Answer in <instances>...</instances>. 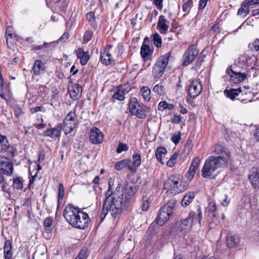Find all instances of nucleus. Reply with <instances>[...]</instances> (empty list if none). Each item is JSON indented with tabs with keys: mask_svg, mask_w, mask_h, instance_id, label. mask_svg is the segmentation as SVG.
Listing matches in <instances>:
<instances>
[{
	"mask_svg": "<svg viewBox=\"0 0 259 259\" xmlns=\"http://www.w3.org/2000/svg\"><path fill=\"white\" fill-rule=\"evenodd\" d=\"M174 230L177 233L188 231L185 230V228L183 227V223L180 221L176 223L174 226Z\"/></svg>",
	"mask_w": 259,
	"mask_h": 259,
	"instance_id": "obj_41",
	"label": "nucleus"
},
{
	"mask_svg": "<svg viewBox=\"0 0 259 259\" xmlns=\"http://www.w3.org/2000/svg\"><path fill=\"white\" fill-rule=\"evenodd\" d=\"M241 92L242 90L241 88L238 89H231L230 90H226L224 91L225 94L231 100H234L236 97L238 96L239 93Z\"/></svg>",
	"mask_w": 259,
	"mask_h": 259,
	"instance_id": "obj_33",
	"label": "nucleus"
},
{
	"mask_svg": "<svg viewBox=\"0 0 259 259\" xmlns=\"http://www.w3.org/2000/svg\"><path fill=\"white\" fill-rule=\"evenodd\" d=\"M81 211L79 209L72 205H68L64 210L63 216L66 221L73 227L74 225L77 224V217H79L80 212H81Z\"/></svg>",
	"mask_w": 259,
	"mask_h": 259,
	"instance_id": "obj_5",
	"label": "nucleus"
},
{
	"mask_svg": "<svg viewBox=\"0 0 259 259\" xmlns=\"http://www.w3.org/2000/svg\"><path fill=\"white\" fill-rule=\"evenodd\" d=\"M13 109L14 115L17 118H19L20 116L24 113L21 108L18 105H15Z\"/></svg>",
	"mask_w": 259,
	"mask_h": 259,
	"instance_id": "obj_49",
	"label": "nucleus"
},
{
	"mask_svg": "<svg viewBox=\"0 0 259 259\" xmlns=\"http://www.w3.org/2000/svg\"><path fill=\"white\" fill-rule=\"evenodd\" d=\"M246 57H249V55L246 53L240 56V57L238 58L239 62L242 63L246 64L245 59H246Z\"/></svg>",
	"mask_w": 259,
	"mask_h": 259,
	"instance_id": "obj_63",
	"label": "nucleus"
},
{
	"mask_svg": "<svg viewBox=\"0 0 259 259\" xmlns=\"http://www.w3.org/2000/svg\"><path fill=\"white\" fill-rule=\"evenodd\" d=\"M45 68V65L42 62L39 60H37L34 62L32 71L34 75H38L44 72Z\"/></svg>",
	"mask_w": 259,
	"mask_h": 259,
	"instance_id": "obj_30",
	"label": "nucleus"
},
{
	"mask_svg": "<svg viewBox=\"0 0 259 259\" xmlns=\"http://www.w3.org/2000/svg\"><path fill=\"white\" fill-rule=\"evenodd\" d=\"M226 72L229 74L231 81L235 83L243 81L246 77V74L241 73L240 72H235L232 69L231 66L227 68Z\"/></svg>",
	"mask_w": 259,
	"mask_h": 259,
	"instance_id": "obj_16",
	"label": "nucleus"
},
{
	"mask_svg": "<svg viewBox=\"0 0 259 259\" xmlns=\"http://www.w3.org/2000/svg\"><path fill=\"white\" fill-rule=\"evenodd\" d=\"M169 27V21L163 15H160L158 18L157 29L161 34H166Z\"/></svg>",
	"mask_w": 259,
	"mask_h": 259,
	"instance_id": "obj_19",
	"label": "nucleus"
},
{
	"mask_svg": "<svg viewBox=\"0 0 259 259\" xmlns=\"http://www.w3.org/2000/svg\"><path fill=\"white\" fill-rule=\"evenodd\" d=\"M220 201L221 204L225 207L229 205L230 201V199L228 198V196L226 195L222 196Z\"/></svg>",
	"mask_w": 259,
	"mask_h": 259,
	"instance_id": "obj_52",
	"label": "nucleus"
},
{
	"mask_svg": "<svg viewBox=\"0 0 259 259\" xmlns=\"http://www.w3.org/2000/svg\"><path fill=\"white\" fill-rule=\"evenodd\" d=\"M127 167L128 169L131 171H135V168H134L131 165V160L128 159L122 160L121 161L117 162L115 164V168L118 170H120Z\"/></svg>",
	"mask_w": 259,
	"mask_h": 259,
	"instance_id": "obj_27",
	"label": "nucleus"
},
{
	"mask_svg": "<svg viewBox=\"0 0 259 259\" xmlns=\"http://www.w3.org/2000/svg\"><path fill=\"white\" fill-rule=\"evenodd\" d=\"M77 124V116L75 111H71L63 121V131L66 135L71 133Z\"/></svg>",
	"mask_w": 259,
	"mask_h": 259,
	"instance_id": "obj_6",
	"label": "nucleus"
},
{
	"mask_svg": "<svg viewBox=\"0 0 259 259\" xmlns=\"http://www.w3.org/2000/svg\"><path fill=\"white\" fill-rule=\"evenodd\" d=\"M202 90V86L200 82L197 79L192 80L188 84V95L191 98H195L200 94Z\"/></svg>",
	"mask_w": 259,
	"mask_h": 259,
	"instance_id": "obj_10",
	"label": "nucleus"
},
{
	"mask_svg": "<svg viewBox=\"0 0 259 259\" xmlns=\"http://www.w3.org/2000/svg\"><path fill=\"white\" fill-rule=\"evenodd\" d=\"M12 29V27L11 26H8L7 29H6V37H7V42L8 45H9V37L10 38H12L13 36V35L15 34L14 33H13L12 32L11 29Z\"/></svg>",
	"mask_w": 259,
	"mask_h": 259,
	"instance_id": "obj_53",
	"label": "nucleus"
},
{
	"mask_svg": "<svg viewBox=\"0 0 259 259\" xmlns=\"http://www.w3.org/2000/svg\"><path fill=\"white\" fill-rule=\"evenodd\" d=\"M170 55L171 53L168 52L160 56L157 59L152 70V74L155 78H159L162 76L168 64Z\"/></svg>",
	"mask_w": 259,
	"mask_h": 259,
	"instance_id": "obj_4",
	"label": "nucleus"
},
{
	"mask_svg": "<svg viewBox=\"0 0 259 259\" xmlns=\"http://www.w3.org/2000/svg\"><path fill=\"white\" fill-rule=\"evenodd\" d=\"M77 224L74 225L73 227L85 229L88 227L90 222V219L88 214L82 211L81 212H80L79 217H77Z\"/></svg>",
	"mask_w": 259,
	"mask_h": 259,
	"instance_id": "obj_15",
	"label": "nucleus"
},
{
	"mask_svg": "<svg viewBox=\"0 0 259 259\" xmlns=\"http://www.w3.org/2000/svg\"><path fill=\"white\" fill-rule=\"evenodd\" d=\"M182 182L180 175H171L165 182L164 189L166 190V192L172 195L178 194L183 191Z\"/></svg>",
	"mask_w": 259,
	"mask_h": 259,
	"instance_id": "obj_3",
	"label": "nucleus"
},
{
	"mask_svg": "<svg viewBox=\"0 0 259 259\" xmlns=\"http://www.w3.org/2000/svg\"><path fill=\"white\" fill-rule=\"evenodd\" d=\"M200 162V160L197 157H195L193 159L189 170L186 174V177L188 180L191 181L193 179L196 170L199 166Z\"/></svg>",
	"mask_w": 259,
	"mask_h": 259,
	"instance_id": "obj_21",
	"label": "nucleus"
},
{
	"mask_svg": "<svg viewBox=\"0 0 259 259\" xmlns=\"http://www.w3.org/2000/svg\"><path fill=\"white\" fill-rule=\"evenodd\" d=\"M151 53V49L149 46L143 44L141 48V55L143 58L147 57Z\"/></svg>",
	"mask_w": 259,
	"mask_h": 259,
	"instance_id": "obj_38",
	"label": "nucleus"
},
{
	"mask_svg": "<svg viewBox=\"0 0 259 259\" xmlns=\"http://www.w3.org/2000/svg\"><path fill=\"white\" fill-rule=\"evenodd\" d=\"M13 170V164L11 160L5 157L0 158V172L4 175H11Z\"/></svg>",
	"mask_w": 259,
	"mask_h": 259,
	"instance_id": "obj_12",
	"label": "nucleus"
},
{
	"mask_svg": "<svg viewBox=\"0 0 259 259\" xmlns=\"http://www.w3.org/2000/svg\"><path fill=\"white\" fill-rule=\"evenodd\" d=\"M167 152L166 149L163 147H158L156 152L155 156L157 160L161 163L163 164L164 162L162 161L163 158L165 157Z\"/></svg>",
	"mask_w": 259,
	"mask_h": 259,
	"instance_id": "obj_31",
	"label": "nucleus"
},
{
	"mask_svg": "<svg viewBox=\"0 0 259 259\" xmlns=\"http://www.w3.org/2000/svg\"><path fill=\"white\" fill-rule=\"evenodd\" d=\"M167 102L166 101H161L158 105V109L159 111H163L166 109Z\"/></svg>",
	"mask_w": 259,
	"mask_h": 259,
	"instance_id": "obj_57",
	"label": "nucleus"
},
{
	"mask_svg": "<svg viewBox=\"0 0 259 259\" xmlns=\"http://www.w3.org/2000/svg\"><path fill=\"white\" fill-rule=\"evenodd\" d=\"M62 126L61 123L57 124L55 127L46 130L44 134L46 137H49L52 138H57L60 137Z\"/></svg>",
	"mask_w": 259,
	"mask_h": 259,
	"instance_id": "obj_20",
	"label": "nucleus"
},
{
	"mask_svg": "<svg viewBox=\"0 0 259 259\" xmlns=\"http://www.w3.org/2000/svg\"><path fill=\"white\" fill-rule=\"evenodd\" d=\"M201 219L202 212L200 210V208L199 207L197 209V213L192 212L189 213V216L187 218L180 221L183 223V227L185 228V230L189 231L192 227L194 220H197L198 223L200 224Z\"/></svg>",
	"mask_w": 259,
	"mask_h": 259,
	"instance_id": "obj_9",
	"label": "nucleus"
},
{
	"mask_svg": "<svg viewBox=\"0 0 259 259\" xmlns=\"http://www.w3.org/2000/svg\"><path fill=\"white\" fill-rule=\"evenodd\" d=\"M207 2V0H200L199 2L198 9H203Z\"/></svg>",
	"mask_w": 259,
	"mask_h": 259,
	"instance_id": "obj_64",
	"label": "nucleus"
},
{
	"mask_svg": "<svg viewBox=\"0 0 259 259\" xmlns=\"http://www.w3.org/2000/svg\"><path fill=\"white\" fill-rule=\"evenodd\" d=\"M111 47V46H108L105 49L103 52L101 53V61L103 64L106 65H110L114 61L113 58L110 50Z\"/></svg>",
	"mask_w": 259,
	"mask_h": 259,
	"instance_id": "obj_18",
	"label": "nucleus"
},
{
	"mask_svg": "<svg viewBox=\"0 0 259 259\" xmlns=\"http://www.w3.org/2000/svg\"><path fill=\"white\" fill-rule=\"evenodd\" d=\"M76 54L78 58L80 59L81 64L85 65L90 58L89 52H84L82 48H79L76 51Z\"/></svg>",
	"mask_w": 259,
	"mask_h": 259,
	"instance_id": "obj_28",
	"label": "nucleus"
},
{
	"mask_svg": "<svg viewBox=\"0 0 259 259\" xmlns=\"http://www.w3.org/2000/svg\"><path fill=\"white\" fill-rule=\"evenodd\" d=\"M93 35V32L91 30H88L85 31L83 38L82 42L84 44H87L88 42L92 38Z\"/></svg>",
	"mask_w": 259,
	"mask_h": 259,
	"instance_id": "obj_46",
	"label": "nucleus"
},
{
	"mask_svg": "<svg viewBox=\"0 0 259 259\" xmlns=\"http://www.w3.org/2000/svg\"><path fill=\"white\" fill-rule=\"evenodd\" d=\"M253 5H256L254 0H245L242 3V6H244V7H248L249 6Z\"/></svg>",
	"mask_w": 259,
	"mask_h": 259,
	"instance_id": "obj_60",
	"label": "nucleus"
},
{
	"mask_svg": "<svg viewBox=\"0 0 259 259\" xmlns=\"http://www.w3.org/2000/svg\"><path fill=\"white\" fill-rule=\"evenodd\" d=\"M257 94L256 93H253L251 92V91H248L246 93H245V95L246 96L245 98L242 99L241 100L243 102L245 101V103L246 102H251L254 100L253 99V97L255 96V95Z\"/></svg>",
	"mask_w": 259,
	"mask_h": 259,
	"instance_id": "obj_40",
	"label": "nucleus"
},
{
	"mask_svg": "<svg viewBox=\"0 0 259 259\" xmlns=\"http://www.w3.org/2000/svg\"><path fill=\"white\" fill-rule=\"evenodd\" d=\"M153 41L154 45L157 47L159 48L161 46L162 39L160 36L157 33H156L153 35Z\"/></svg>",
	"mask_w": 259,
	"mask_h": 259,
	"instance_id": "obj_47",
	"label": "nucleus"
},
{
	"mask_svg": "<svg viewBox=\"0 0 259 259\" xmlns=\"http://www.w3.org/2000/svg\"><path fill=\"white\" fill-rule=\"evenodd\" d=\"M23 180L22 178L18 177L13 180V186L14 188L17 189H22L23 186Z\"/></svg>",
	"mask_w": 259,
	"mask_h": 259,
	"instance_id": "obj_39",
	"label": "nucleus"
},
{
	"mask_svg": "<svg viewBox=\"0 0 259 259\" xmlns=\"http://www.w3.org/2000/svg\"><path fill=\"white\" fill-rule=\"evenodd\" d=\"M104 139V136L101 131L98 128L94 127L90 132V141L94 144L101 143Z\"/></svg>",
	"mask_w": 259,
	"mask_h": 259,
	"instance_id": "obj_14",
	"label": "nucleus"
},
{
	"mask_svg": "<svg viewBox=\"0 0 259 259\" xmlns=\"http://www.w3.org/2000/svg\"><path fill=\"white\" fill-rule=\"evenodd\" d=\"M150 202L148 199L143 200V204L142 205V209L143 211H147L149 206Z\"/></svg>",
	"mask_w": 259,
	"mask_h": 259,
	"instance_id": "obj_58",
	"label": "nucleus"
},
{
	"mask_svg": "<svg viewBox=\"0 0 259 259\" xmlns=\"http://www.w3.org/2000/svg\"><path fill=\"white\" fill-rule=\"evenodd\" d=\"M178 154L174 153L167 162V165L169 167H173L177 161Z\"/></svg>",
	"mask_w": 259,
	"mask_h": 259,
	"instance_id": "obj_45",
	"label": "nucleus"
},
{
	"mask_svg": "<svg viewBox=\"0 0 259 259\" xmlns=\"http://www.w3.org/2000/svg\"><path fill=\"white\" fill-rule=\"evenodd\" d=\"M198 50L194 45H191L185 52L184 56L183 65L185 66L190 64L198 54Z\"/></svg>",
	"mask_w": 259,
	"mask_h": 259,
	"instance_id": "obj_11",
	"label": "nucleus"
},
{
	"mask_svg": "<svg viewBox=\"0 0 259 259\" xmlns=\"http://www.w3.org/2000/svg\"><path fill=\"white\" fill-rule=\"evenodd\" d=\"M194 198V193L192 192L187 193L182 200V205L183 206L188 205L193 200Z\"/></svg>",
	"mask_w": 259,
	"mask_h": 259,
	"instance_id": "obj_34",
	"label": "nucleus"
},
{
	"mask_svg": "<svg viewBox=\"0 0 259 259\" xmlns=\"http://www.w3.org/2000/svg\"><path fill=\"white\" fill-rule=\"evenodd\" d=\"M4 256L5 259H13L12 245L10 240H7L5 242L4 247Z\"/></svg>",
	"mask_w": 259,
	"mask_h": 259,
	"instance_id": "obj_29",
	"label": "nucleus"
},
{
	"mask_svg": "<svg viewBox=\"0 0 259 259\" xmlns=\"http://www.w3.org/2000/svg\"><path fill=\"white\" fill-rule=\"evenodd\" d=\"M249 12V8L244 7L241 5V7L238 9L237 15L245 17Z\"/></svg>",
	"mask_w": 259,
	"mask_h": 259,
	"instance_id": "obj_43",
	"label": "nucleus"
},
{
	"mask_svg": "<svg viewBox=\"0 0 259 259\" xmlns=\"http://www.w3.org/2000/svg\"><path fill=\"white\" fill-rule=\"evenodd\" d=\"M130 90L131 88L127 85L120 86L113 94V98L119 101H123L124 99L125 94L127 93Z\"/></svg>",
	"mask_w": 259,
	"mask_h": 259,
	"instance_id": "obj_22",
	"label": "nucleus"
},
{
	"mask_svg": "<svg viewBox=\"0 0 259 259\" xmlns=\"http://www.w3.org/2000/svg\"><path fill=\"white\" fill-rule=\"evenodd\" d=\"M171 120L172 123L178 124L182 121V118L180 115L175 114L171 118Z\"/></svg>",
	"mask_w": 259,
	"mask_h": 259,
	"instance_id": "obj_56",
	"label": "nucleus"
},
{
	"mask_svg": "<svg viewBox=\"0 0 259 259\" xmlns=\"http://www.w3.org/2000/svg\"><path fill=\"white\" fill-rule=\"evenodd\" d=\"M193 1L188 0L186 3H184L182 6V9L184 12H187L190 10L192 7Z\"/></svg>",
	"mask_w": 259,
	"mask_h": 259,
	"instance_id": "obj_51",
	"label": "nucleus"
},
{
	"mask_svg": "<svg viewBox=\"0 0 259 259\" xmlns=\"http://www.w3.org/2000/svg\"><path fill=\"white\" fill-rule=\"evenodd\" d=\"M249 49L252 52H256L259 49V39H256L248 45Z\"/></svg>",
	"mask_w": 259,
	"mask_h": 259,
	"instance_id": "obj_44",
	"label": "nucleus"
},
{
	"mask_svg": "<svg viewBox=\"0 0 259 259\" xmlns=\"http://www.w3.org/2000/svg\"><path fill=\"white\" fill-rule=\"evenodd\" d=\"M181 139V133L179 132L178 134H174L171 137V140L175 144L179 143L180 140Z\"/></svg>",
	"mask_w": 259,
	"mask_h": 259,
	"instance_id": "obj_55",
	"label": "nucleus"
},
{
	"mask_svg": "<svg viewBox=\"0 0 259 259\" xmlns=\"http://www.w3.org/2000/svg\"><path fill=\"white\" fill-rule=\"evenodd\" d=\"M132 163L133 164V167L136 168L139 167L141 163V157L139 154L136 153L133 155L132 161L131 160V163Z\"/></svg>",
	"mask_w": 259,
	"mask_h": 259,
	"instance_id": "obj_37",
	"label": "nucleus"
},
{
	"mask_svg": "<svg viewBox=\"0 0 259 259\" xmlns=\"http://www.w3.org/2000/svg\"><path fill=\"white\" fill-rule=\"evenodd\" d=\"M153 92L159 96L164 95L165 93V87L163 83L160 82L156 84L153 89Z\"/></svg>",
	"mask_w": 259,
	"mask_h": 259,
	"instance_id": "obj_35",
	"label": "nucleus"
},
{
	"mask_svg": "<svg viewBox=\"0 0 259 259\" xmlns=\"http://www.w3.org/2000/svg\"><path fill=\"white\" fill-rule=\"evenodd\" d=\"M138 187L131 180L126 181L124 186V190L127 195L129 196H133L138 191Z\"/></svg>",
	"mask_w": 259,
	"mask_h": 259,
	"instance_id": "obj_25",
	"label": "nucleus"
},
{
	"mask_svg": "<svg viewBox=\"0 0 259 259\" xmlns=\"http://www.w3.org/2000/svg\"><path fill=\"white\" fill-rule=\"evenodd\" d=\"M250 182L254 188H259V167H253L249 175Z\"/></svg>",
	"mask_w": 259,
	"mask_h": 259,
	"instance_id": "obj_24",
	"label": "nucleus"
},
{
	"mask_svg": "<svg viewBox=\"0 0 259 259\" xmlns=\"http://www.w3.org/2000/svg\"><path fill=\"white\" fill-rule=\"evenodd\" d=\"M128 149V146L126 144L119 142L116 149V152L117 153H120L123 151H126Z\"/></svg>",
	"mask_w": 259,
	"mask_h": 259,
	"instance_id": "obj_50",
	"label": "nucleus"
},
{
	"mask_svg": "<svg viewBox=\"0 0 259 259\" xmlns=\"http://www.w3.org/2000/svg\"><path fill=\"white\" fill-rule=\"evenodd\" d=\"M0 146L2 151L8 153V156L13 157L14 155L13 147L10 146L7 137L1 134H0Z\"/></svg>",
	"mask_w": 259,
	"mask_h": 259,
	"instance_id": "obj_17",
	"label": "nucleus"
},
{
	"mask_svg": "<svg viewBox=\"0 0 259 259\" xmlns=\"http://www.w3.org/2000/svg\"><path fill=\"white\" fill-rule=\"evenodd\" d=\"M162 2L163 0H153V3L156 5L157 8L159 10L162 9Z\"/></svg>",
	"mask_w": 259,
	"mask_h": 259,
	"instance_id": "obj_61",
	"label": "nucleus"
},
{
	"mask_svg": "<svg viewBox=\"0 0 259 259\" xmlns=\"http://www.w3.org/2000/svg\"><path fill=\"white\" fill-rule=\"evenodd\" d=\"M113 192L112 203L109 204V201L108 200L103 203L102 211L101 214V221H103L108 214H109L114 219H115L119 218L122 213L123 192L121 185L119 184L115 191Z\"/></svg>",
	"mask_w": 259,
	"mask_h": 259,
	"instance_id": "obj_1",
	"label": "nucleus"
},
{
	"mask_svg": "<svg viewBox=\"0 0 259 259\" xmlns=\"http://www.w3.org/2000/svg\"><path fill=\"white\" fill-rule=\"evenodd\" d=\"M86 18L90 25L94 29H96L97 27V25L96 22V19L94 16V13L92 12H91L88 13L86 15Z\"/></svg>",
	"mask_w": 259,
	"mask_h": 259,
	"instance_id": "obj_36",
	"label": "nucleus"
},
{
	"mask_svg": "<svg viewBox=\"0 0 259 259\" xmlns=\"http://www.w3.org/2000/svg\"><path fill=\"white\" fill-rule=\"evenodd\" d=\"M129 110L131 114L136 115L139 118L143 119L146 116L145 107L140 105L138 102L137 99L135 97L131 99Z\"/></svg>",
	"mask_w": 259,
	"mask_h": 259,
	"instance_id": "obj_8",
	"label": "nucleus"
},
{
	"mask_svg": "<svg viewBox=\"0 0 259 259\" xmlns=\"http://www.w3.org/2000/svg\"><path fill=\"white\" fill-rule=\"evenodd\" d=\"M68 92L70 97L73 100H75L80 96L82 87L80 84L74 83L69 87Z\"/></svg>",
	"mask_w": 259,
	"mask_h": 259,
	"instance_id": "obj_23",
	"label": "nucleus"
},
{
	"mask_svg": "<svg viewBox=\"0 0 259 259\" xmlns=\"http://www.w3.org/2000/svg\"><path fill=\"white\" fill-rule=\"evenodd\" d=\"M226 164L224 160L220 158H215L213 156H209L206 159L202 169V176L204 178H208L216 169L223 167Z\"/></svg>",
	"mask_w": 259,
	"mask_h": 259,
	"instance_id": "obj_2",
	"label": "nucleus"
},
{
	"mask_svg": "<svg viewBox=\"0 0 259 259\" xmlns=\"http://www.w3.org/2000/svg\"><path fill=\"white\" fill-rule=\"evenodd\" d=\"M214 152L216 154L219 155L218 156L214 157L224 160L225 163H227L230 160V153L229 150L222 145H216L214 149Z\"/></svg>",
	"mask_w": 259,
	"mask_h": 259,
	"instance_id": "obj_13",
	"label": "nucleus"
},
{
	"mask_svg": "<svg viewBox=\"0 0 259 259\" xmlns=\"http://www.w3.org/2000/svg\"><path fill=\"white\" fill-rule=\"evenodd\" d=\"M30 111L32 113H34L37 112L38 111L45 112V109L42 106H37V107L31 108L30 109Z\"/></svg>",
	"mask_w": 259,
	"mask_h": 259,
	"instance_id": "obj_59",
	"label": "nucleus"
},
{
	"mask_svg": "<svg viewBox=\"0 0 259 259\" xmlns=\"http://www.w3.org/2000/svg\"><path fill=\"white\" fill-rule=\"evenodd\" d=\"M113 193L114 192L112 190V188L111 187V186L109 184L108 190L105 194L106 199L104 200V203L108 200L109 201V204L112 203V197H113Z\"/></svg>",
	"mask_w": 259,
	"mask_h": 259,
	"instance_id": "obj_42",
	"label": "nucleus"
},
{
	"mask_svg": "<svg viewBox=\"0 0 259 259\" xmlns=\"http://www.w3.org/2000/svg\"><path fill=\"white\" fill-rule=\"evenodd\" d=\"M64 196V188L62 183H59L58 189V199L59 200L63 199Z\"/></svg>",
	"mask_w": 259,
	"mask_h": 259,
	"instance_id": "obj_54",
	"label": "nucleus"
},
{
	"mask_svg": "<svg viewBox=\"0 0 259 259\" xmlns=\"http://www.w3.org/2000/svg\"><path fill=\"white\" fill-rule=\"evenodd\" d=\"M173 210V206L170 203L162 206L159 210L156 224L160 226H163L168 220Z\"/></svg>",
	"mask_w": 259,
	"mask_h": 259,
	"instance_id": "obj_7",
	"label": "nucleus"
},
{
	"mask_svg": "<svg viewBox=\"0 0 259 259\" xmlns=\"http://www.w3.org/2000/svg\"><path fill=\"white\" fill-rule=\"evenodd\" d=\"M240 242V237L238 235H233L231 233L228 234L226 239L227 245L229 247L236 246Z\"/></svg>",
	"mask_w": 259,
	"mask_h": 259,
	"instance_id": "obj_26",
	"label": "nucleus"
},
{
	"mask_svg": "<svg viewBox=\"0 0 259 259\" xmlns=\"http://www.w3.org/2000/svg\"><path fill=\"white\" fill-rule=\"evenodd\" d=\"M88 256V250L87 248H82L79 252L78 255L75 259H87Z\"/></svg>",
	"mask_w": 259,
	"mask_h": 259,
	"instance_id": "obj_48",
	"label": "nucleus"
},
{
	"mask_svg": "<svg viewBox=\"0 0 259 259\" xmlns=\"http://www.w3.org/2000/svg\"><path fill=\"white\" fill-rule=\"evenodd\" d=\"M52 219L50 218H46L44 221V226L46 227H50L52 224Z\"/></svg>",
	"mask_w": 259,
	"mask_h": 259,
	"instance_id": "obj_62",
	"label": "nucleus"
},
{
	"mask_svg": "<svg viewBox=\"0 0 259 259\" xmlns=\"http://www.w3.org/2000/svg\"><path fill=\"white\" fill-rule=\"evenodd\" d=\"M140 94L144 99V101L149 102L151 99V90L149 88L145 86L143 87L140 91Z\"/></svg>",
	"mask_w": 259,
	"mask_h": 259,
	"instance_id": "obj_32",
	"label": "nucleus"
}]
</instances>
